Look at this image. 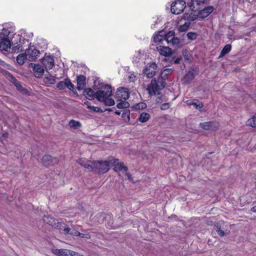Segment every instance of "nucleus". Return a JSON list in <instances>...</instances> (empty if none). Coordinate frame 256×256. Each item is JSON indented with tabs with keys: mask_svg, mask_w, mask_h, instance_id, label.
<instances>
[{
	"mask_svg": "<svg viewBox=\"0 0 256 256\" xmlns=\"http://www.w3.org/2000/svg\"><path fill=\"white\" fill-rule=\"evenodd\" d=\"M81 228V226H77L76 228H77L78 230V229H79V228Z\"/></svg>",
	"mask_w": 256,
	"mask_h": 256,
	"instance_id": "e2e57ef3",
	"label": "nucleus"
},
{
	"mask_svg": "<svg viewBox=\"0 0 256 256\" xmlns=\"http://www.w3.org/2000/svg\"><path fill=\"white\" fill-rule=\"evenodd\" d=\"M188 105H190H190H194V106L196 105V103L194 102H188Z\"/></svg>",
	"mask_w": 256,
	"mask_h": 256,
	"instance_id": "4d7b16f0",
	"label": "nucleus"
},
{
	"mask_svg": "<svg viewBox=\"0 0 256 256\" xmlns=\"http://www.w3.org/2000/svg\"><path fill=\"white\" fill-rule=\"evenodd\" d=\"M184 18L185 20L189 21H194L196 18V16H192V14H184Z\"/></svg>",
	"mask_w": 256,
	"mask_h": 256,
	"instance_id": "e433bc0d",
	"label": "nucleus"
},
{
	"mask_svg": "<svg viewBox=\"0 0 256 256\" xmlns=\"http://www.w3.org/2000/svg\"><path fill=\"white\" fill-rule=\"evenodd\" d=\"M64 231L66 234H70L76 236H77V234H78V230L70 228H65L64 229Z\"/></svg>",
	"mask_w": 256,
	"mask_h": 256,
	"instance_id": "c85d7f7f",
	"label": "nucleus"
},
{
	"mask_svg": "<svg viewBox=\"0 0 256 256\" xmlns=\"http://www.w3.org/2000/svg\"><path fill=\"white\" fill-rule=\"evenodd\" d=\"M142 54L141 52L139 50L138 53L136 54V55L132 58V62L136 64H138L140 60L142 57Z\"/></svg>",
	"mask_w": 256,
	"mask_h": 256,
	"instance_id": "72a5a7b5",
	"label": "nucleus"
},
{
	"mask_svg": "<svg viewBox=\"0 0 256 256\" xmlns=\"http://www.w3.org/2000/svg\"><path fill=\"white\" fill-rule=\"evenodd\" d=\"M106 111V110H108V111H109V112H111L112 111V110L110 109V108H107V109H106L105 110Z\"/></svg>",
	"mask_w": 256,
	"mask_h": 256,
	"instance_id": "680f3d73",
	"label": "nucleus"
},
{
	"mask_svg": "<svg viewBox=\"0 0 256 256\" xmlns=\"http://www.w3.org/2000/svg\"><path fill=\"white\" fill-rule=\"evenodd\" d=\"M182 54L185 58L186 60H188V55L187 54V51L186 50H184L182 52Z\"/></svg>",
	"mask_w": 256,
	"mask_h": 256,
	"instance_id": "8fccbe9b",
	"label": "nucleus"
},
{
	"mask_svg": "<svg viewBox=\"0 0 256 256\" xmlns=\"http://www.w3.org/2000/svg\"><path fill=\"white\" fill-rule=\"evenodd\" d=\"M194 106H196V108H202L203 104L202 103H199L198 104H196V105H195Z\"/></svg>",
	"mask_w": 256,
	"mask_h": 256,
	"instance_id": "3c124183",
	"label": "nucleus"
},
{
	"mask_svg": "<svg viewBox=\"0 0 256 256\" xmlns=\"http://www.w3.org/2000/svg\"><path fill=\"white\" fill-rule=\"evenodd\" d=\"M246 125L252 128H256V114L246 122Z\"/></svg>",
	"mask_w": 256,
	"mask_h": 256,
	"instance_id": "2f4dec72",
	"label": "nucleus"
},
{
	"mask_svg": "<svg viewBox=\"0 0 256 256\" xmlns=\"http://www.w3.org/2000/svg\"><path fill=\"white\" fill-rule=\"evenodd\" d=\"M50 219H51V220H52L53 222H54V220L52 218H51Z\"/></svg>",
	"mask_w": 256,
	"mask_h": 256,
	"instance_id": "338daca9",
	"label": "nucleus"
},
{
	"mask_svg": "<svg viewBox=\"0 0 256 256\" xmlns=\"http://www.w3.org/2000/svg\"><path fill=\"white\" fill-rule=\"evenodd\" d=\"M10 32L8 29L4 28L0 33V39H8Z\"/></svg>",
	"mask_w": 256,
	"mask_h": 256,
	"instance_id": "7c9ffc66",
	"label": "nucleus"
},
{
	"mask_svg": "<svg viewBox=\"0 0 256 256\" xmlns=\"http://www.w3.org/2000/svg\"><path fill=\"white\" fill-rule=\"evenodd\" d=\"M157 49L160 55L165 56L164 58L165 62L172 63V60L176 58L174 52L168 46H157Z\"/></svg>",
	"mask_w": 256,
	"mask_h": 256,
	"instance_id": "7ed1b4c3",
	"label": "nucleus"
},
{
	"mask_svg": "<svg viewBox=\"0 0 256 256\" xmlns=\"http://www.w3.org/2000/svg\"><path fill=\"white\" fill-rule=\"evenodd\" d=\"M156 24H158V22H155V24H154V26H156Z\"/></svg>",
	"mask_w": 256,
	"mask_h": 256,
	"instance_id": "0e129e2a",
	"label": "nucleus"
},
{
	"mask_svg": "<svg viewBox=\"0 0 256 256\" xmlns=\"http://www.w3.org/2000/svg\"><path fill=\"white\" fill-rule=\"evenodd\" d=\"M170 42H172L173 45H178L180 42V40L178 38L174 36Z\"/></svg>",
	"mask_w": 256,
	"mask_h": 256,
	"instance_id": "c03bdc74",
	"label": "nucleus"
},
{
	"mask_svg": "<svg viewBox=\"0 0 256 256\" xmlns=\"http://www.w3.org/2000/svg\"><path fill=\"white\" fill-rule=\"evenodd\" d=\"M122 116L125 122H128L130 120V111L125 110L122 114Z\"/></svg>",
	"mask_w": 256,
	"mask_h": 256,
	"instance_id": "c756f323",
	"label": "nucleus"
},
{
	"mask_svg": "<svg viewBox=\"0 0 256 256\" xmlns=\"http://www.w3.org/2000/svg\"><path fill=\"white\" fill-rule=\"evenodd\" d=\"M218 123L214 122H202L200 124V127L205 130H216L218 127Z\"/></svg>",
	"mask_w": 256,
	"mask_h": 256,
	"instance_id": "4468645a",
	"label": "nucleus"
},
{
	"mask_svg": "<svg viewBox=\"0 0 256 256\" xmlns=\"http://www.w3.org/2000/svg\"><path fill=\"white\" fill-rule=\"evenodd\" d=\"M115 162L113 160H107L94 161L92 167L93 170L100 174H103L106 172L112 164Z\"/></svg>",
	"mask_w": 256,
	"mask_h": 256,
	"instance_id": "f03ea898",
	"label": "nucleus"
},
{
	"mask_svg": "<svg viewBox=\"0 0 256 256\" xmlns=\"http://www.w3.org/2000/svg\"><path fill=\"white\" fill-rule=\"evenodd\" d=\"M216 230L218 234L221 236H223L225 234L224 232L218 226H216Z\"/></svg>",
	"mask_w": 256,
	"mask_h": 256,
	"instance_id": "58836bf2",
	"label": "nucleus"
},
{
	"mask_svg": "<svg viewBox=\"0 0 256 256\" xmlns=\"http://www.w3.org/2000/svg\"><path fill=\"white\" fill-rule=\"evenodd\" d=\"M150 118V115L149 114L146 112H142L138 118V120L141 122H147Z\"/></svg>",
	"mask_w": 256,
	"mask_h": 256,
	"instance_id": "bb28decb",
	"label": "nucleus"
},
{
	"mask_svg": "<svg viewBox=\"0 0 256 256\" xmlns=\"http://www.w3.org/2000/svg\"><path fill=\"white\" fill-rule=\"evenodd\" d=\"M129 106V103L127 102L124 101H122L120 102H118L117 105L116 107L118 108H126Z\"/></svg>",
	"mask_w": 256,
	"mask_h": 256,
	"instance_id": "f704fd0d",
	"label": "nucleus"
},
{
	"mask_svg": "<svg viewBox=\"0 0 256 256\" xmlns=\"http://www.w3.org/2000/svg\"><path fill=\"white\" fill-rule=\"evenodd\" d=\"M44 82L46 84H53L56 82V79L54 76H46L44 78Z\"/></svg>",
	"mask_w": 256,
	"mask_h": 256,
	"instance_id": "473e14b6",
	"label": "nucleus"
},
{
	"mask_svg": "<svg viewBox=\"0 0 256 256\" xmlns=\"http://www.w3.org/2000/svg\"><path fill=\"white\" fill-rule=\"evenodd\" d=\"M68 126L72 128L76 129L81 127L82 124L80 122L76 121L74 120H70L68 124Z\"/></svg>",
	"mask_w": 256,
	"mask_h": 256,
	"instance_id": "a878e982",
	"label": "nucleus"
},
{
	"mask_svg": "<svg viewBox=\"0 0 256 256\" xmlns=\"http://www.w3.org/2000/svg\"><path fill=\"white\" fill-rule=\"evenodd\" d=\"M50 225H52V222H50Z\"/></svg>",
	"mask_w": 256,
	"mask_h": 256,
	"instance_id": "69168bd1",
	"label": "nucleus"
},
{
	"mask_svg": "<svg viewBox=\"0 0 256 256\" xmlns=\"http://www.w3.org/2000/svg\"><path fill=\"white\" fill-rule=\"evenodd\" d=\"M84 92L86 96L89 99L93 98L94 97L96 98V92L90 88H84Z\"/></svg>",
	"mask_w": 256,
	"mask_h": 256,
	"instance_id": "b1692460",
	"label": "nucleus"
},
{
	"mask_svg": "<svg viewBox=\"0 0 256 256\" xmlns=\"http://www.w3.org/2000/svg\"><path fill=\"white\" fill-rule=\"evenodd\" d=\"M112 88L110 85L106 84L102 89L96 92V98L100 102L107 106H112L115 102L112 98Z\"/></svg>",
	"mask_w": 256,
	"mask_h": 256,
	"instance_id": "f257e3e1",
	"label": "nucleus"
},
{
	"mask_svg": "<svg viewBox=\"0 0 256 256\" xmlns=\"http://www.w3.org/2000/svg\"><path fill=\"white\" fill-rule=\"evenodd\" d=\"M77 162L82 166L87 169L88 171L93 170V163L94 161L88 160L86 158H79Z\"/></svg>",
	"mask_w": 256,
	"mask_h": 256,
	"instance_id": "2eb2a0df",
	"label": "nucleus"
},
{
	"mask_svg": "<svg viewBox=\"0 0 256 256\" xmlns=\"http://www.w3.org/2000/svg\"><path fill=\"white\" fill-rule=\"evenodd\" d=\"M186 36L188 40H192L196 38L197 34L195 32H189L187 34Z\"/></svg>",
	"mask_w": 256,
	"mask_h": 256,
	"instance_id": "4c0bfd02",
	"label": "nucleus"
},
{
	"mask_svg": "<svg viewBox=\"0 0 256 256\" xmlns=\"http://www.w3.org/2000/svg\"><path fill=\"white\" fill-rule=\"evenodd\" d=\"M232 49V46L231 44H226V45L224 48L222 49V50L220 52V54L219 56V58H222L226 54H228Z\"/></svg>",
	"mask_w": 256,
	"mask_h": 256,
	"instance_id": "5701e85b",
	"label": "nucleus"
},
{
	"mask_svg": "<svg viewBox=\"0 0 256 256\" xmlns=\"http://www.w3.org/2000/svg\"><path fill=\"white\" fill-rule=\"evenodd\" d=\"M170 108L168 103H164L160 106V109L162 110H168Z\"/></svg>",
	"mask_w": 256,
	"mask_h": 256,
	"instance_id": "a18cd8bd",
	"label": "nucleus"
},
{
	"mask_svg": "<svg viewBox=\"0 0 256 256\" xmlns=\"http://www.w3.org/2000/svg\"><path fill=\"white\" fill-rule=\"evenodd\" d=\"M144 104L143 103L140 104H138V106H136V108L139 109L140 108V105H144Z\"/></svg>",
	"mask_w": 256,
	"mask_h": 256,
	"instance_id": "13d9d810",
	"label": "nucleus"
},
{
	"mask_svg": "<svg viewBox=\"0 0 256 256\" xmlns=\"http://www.w3.org/2000/svg\"><path fill=\"white\" fill-rule=\"evenodd\" d=\"M164 31H160L158 34H156L154 36L153 42L156 44L162 43L164 40Z\"/></svg>",
	"mask_w": 256,
	"mask_h": 256,
	"instance_id": "412c9836",
	"label": "nucleus"
},
{
	"mask_svg": "<svg viewBox=\"0 0 256 256\" xmlns=\"http://www.w3.org/2000/svg\"><path fill=\"white\" fill-rule=\"evenodd\" d=\"M84 104L86 106L87 108L89 109L92 106L90 104V102H84Z\"/></svg>",
	"mask_w": 256,
	"mask_h": 256,
	"instance_id": "603ef678",
	"label": "nucleus"
},
{
	"mask_svg": "<svg viewBox=\"0 0 256 256\" xmlns=\"http://www.w3.org/2000/svg\"><path fill=\"white\" fill-rule=\"evenodd\" d=\"M116 96L119 100H126L129 97L128 89L122 87L116 90Z\"/></svg>",
	"mask_w": 256,
	"mask_h": 256,
	"instance_id": "6e6552de",
	"label": "nucleus"
},
{
	"mask_svg": "<svg viewBox=\"0 0 256 256\" xmlns=\"http://www.w3.org/2000/svg\"><path fill=\"white\" fill-rule=\"evenodd\" d=\"M58 160L56 158H52L50 155L44 156L42 159V162L45 166H48L56 164Z\"/></svg>",
	"mask_w": 256,
	"mask_h": 256,
	"instance_id": "f8f14e48",
	"label": "nucleus"
},
{
	"mask_svg": "<svg viewBox=\"0 0 256 256\" xmlns=\"http://www.w3.org/2000/svg\"><path fill=\"white\" fill-rule=\"evenodd\" d=\"M128 80L130 82H134L136 80V76L134 74H130L128 76Z\"/></svg>",
	"mask_w": 256,
	"mask_h": 256,
	"instance_id": "de8ad7c7",
	"label": "nucleus"
},
{
	"mask_svg": "<svg viewBox=\"0 0 256 256\" xmlns=\"http://www.w3.org/2000/svg\"><path fill=\"white\" fill-rule=\"evenodd\" d=\"M15 86L20 89V88H22V86L20 85V84H15Z\"/></svg>",
	"mask_w": 256,
	"mask_h": 256,
	"instance_id": "bf43d9fd",
	"label": "nucleus"
},
{
	"mask_svg": "<svg viewBox=\"0 0 256 256\" xmlns=\"http://www.w3.org/2000/svg\"><path fill=\"white\" fill-rule=\"evenodd\" d=\"M126 176H128V180H132L131 178V176H130V175L128 173V172H126Z\"/></svg>",
	"mask_w": 256,
	"mask_h": 256,
	"instance_id": "6e6d98bb",
	"label": "nucleus"
},
{
	"mask_svg": "<svg viewBox=\"0 0 256 256\" xmlns=\"http://www.w3.org/2000/svg\"><path fill=\"white\" fill-rule=\"evenodd\" d=\"M11 43L8 39H0V50L8 52L10 49Z\"/></svg>",
	"mask_w": 256,
	"mask_h": 256,
	"instance_id": "f3484780",
	"label": "nucleus"
},
{
	"mask_svg": "<svg viewBox=\"0 0 256 256\" xmlns=\"http://www.w3.org/2000/svg\"><path fill=\"white\" fill-rule=\"evenodd\" d=\"M77 236H80V238H90V236L88 234H82V233L78 231V234H77Z\"/></svg>",
	"mask_w": 256,
	"mask_h": 256,
	"instance_id": "37998d69",
	"label": "nucleus"
},
{
	"mask_svg": "<svg viewBox=\"0 0 256 256\" xmlns=\"http://www.w3.org/2000/svg\"><path fill=\"white\" fill-rule=\"evenodd\" d=\"M251 211L253 212H256V206L251 208Z\"/></svg>",
	"mask_w": 256,
	"mask_h": 256,
	"instance_id": "864d4df0",
	"label": "nucleus"
},
{
	"mask_svg": "<svg viewBox=\"0 0 256 256\" xmlns=\"http://www.w3.org/2000/svg\"><path fill=\"white\" fill-rule=\"evenodd\" d=\"M174 36V31H170L168 33L164 32V41H166L168 44L170 43V40L173 39V38Z\"/></svg>",
	"mask_w": 256,
	"mask_h": 256,
	"instance_id": "4be33fe9",
	"label": "nucleus"
},
{
	"mask_svg": "<svg viewBox=\"0 0 256 256\" xmlns=\"http://www.w3.org/2000/svg\"><path fill=\"white\" fill-rule=\"evenodd\" d=\"M182 60V58L181 56L177 58H176L172 60V62H173V63L174 64H178Z\"/></svg>",
	"mask_w": 256,
	"mask_h": 256,
	"instance_id": "49530a36",
	"label": "nucleus"
},
{
	"mask_svg": "<svg viewBox=\"0 0 256 256\" xmlns=\"http://www.w3.org/2000/svg\"><path fill=\"white\" fill-rule=\"evenodd\" d=\"M27 59V56L26 54H20L16 58V61L20 65H22L24 62Z\"/></svg>",
	"mask_w": 256,
	"mask_h": 256,
	"instance_id": "393cba45",
	"label": "nucleus"
},
{
	"mask_svg": "<svg viewBox=\"0 0 256 256\" xmlns=\"http://www.w3.org/2000/svg\"><path fill=\"white\" fill-rule=\"evenodd\" d=\"M6 64V63L4 62L3 60H2L0 58V64L2 66H4V64Z\"/></svg>",
	"mask_w": 256,
	"mask_h": 256,
	"instance_id": "5fc2aeb1",
	"label": "nucleus"
},
{
	"mask_svg": "<svg viewBox=\"0 0 256 256\" xmlns=\"http://www.w3.org/2000/svg\"><path fill=\"white\" fill-rule=\"evenodd\" d=\"M156 68L157 65L155 63H150L144 70L143 72L148 78H151L155 75Z\"/></svg>",
	"mask_w": 256,
	"mask_h": 256,
	"instance_id": "423d86ee",
	"label": "nucleus"
},
{
	"mask_svg": "<svg viewBox=\"0 0 256 256\" xmlns=\"http://www.w3.org/2000/svg\"><path fill=\"white\" fill-rule=\"evenodd\" d=\"M196 76V74L193 70L189 71L182 79V83L184 84H189L195 78Z\"/></svg>",
	"mask_w": 256,
	"mask_h": 256,
	"instance_id": "a211bd4d",
	"label": "nucleus"
},
{
	"mask_svg": "<svg viewBox=\"0 0 256 256\" xmlns=\"http://www.w3.org/2000/svg\"><path fill=\"white\" fill-rule=\"evenodd\" d=\"M207 0H190L188 5L190 9L194 12L199 10L200 6L206 3Z\"/></svg>",
	"mask_w": 256,
	"mask_h": 256,
	"instance_id": "1a4fd4ad",
	"label": "nucleus"
},
{
	"mask_svg": "<svg viewBox=\"0 0 256 256\" xmlns=\"http://www.w3.org/2000/svg\"><path fill=\"white\" fill-rule=\"evenodd\" d=\"M33 70L35 76L37 78L41 77L44 73V70L41 65L34 64L33 66Z\"/></svg>",
	"mask_w": 256,
	"mask_h": 256,
	"instance_id": "aec40b11",
	"label": "nucleus"
},
{
	"mask_svg": "<svg viewBox=\"0 0 256 256\" xmlns=\"http://www.w3.org/2000/svg\"><path fill=\"white\" fill-rule=\"evenodd\" d=\"M57 88L60 90H64L67 88L70 90H72L74 88V86L69 78H66L64 81L60 82L57 84Z\"/></svg>",
	"mask_w": 256,
	"mask_h": 256,
	"instance_id": "9b49d317",
	"label": "nucleus"
},
{
	"mask_svg": "<svg viewBox=\"0 0 256 256\" xmlns=\"http://www.w3.org/2000/svg\"><path fill=\"white\" fill-rule=\"evenodd\" d=\"M185 68V66H184V68H182V69H184Z\"/></svg>",
	"mask_w": 256,
	"mask_h": 256,
	"instance_id": "774afa93",
	"label": "nucleus"
},
{
	"mask_svg": "<svg viewBox=\"0 0 256 256\" xmlns=\"http://www.w3.org/2000/svg\"><path fill=\"white\" fill-rule=\"evenodd\" d=\"M113 160L114 161H115V162L112 164L110 166H114V170L116 172H118L120 170H124L126 172L128 170V168L126 166H124L123 162H118V159H115L114 158H110V160Z\"/></svg>",
	"mask_w": 256,
	"mask_h": 256,
	"instance_id": "ddd939ff",
	"label": "nucleus"
},
{
	"mask_svg": "<svg viewBox=\"0 0 256 256\" xmlns=\"http://www.w3.org/2000/svg\"><path fill=\"white\" fill-rule=\"evenodd\" d=\"M172 69L171 68H166L164 70L161 72V76L162 79L166 80L167 78V76L168 74H170V73L171 72Z\"/></svg>",
	"mask_w": 256,
	"mask_h": 256,
	"instance_id": "c9c22d12",
	"label": "nucleus"
},
{
	"mask_svg": "<svg viewBox=\"0 0 256 256\" xmlns=\"http://www.w3.org/2000/svg\"><path fill=\"white\" fill-rule=\"evenodd\" d=\"M22 48V46L20 44H18L16 46H14L12 47V52H19L20 50Z\"/></svg>",
	"mask_w": 256,
	"mask_h": 256,
	"instance_id": "a19ab883",
	"label": "nucleus"
},
{
	"mask_svg": "<svg viewBox=\"0 0 256 256\" xmlns=\"http://www.w3.org/2000/svg\"><path fill=\"white\" fill-rule=\"evenodd\" d=\"M4 74L7 76L8 79L14 84H20V82L17 80L14 77L10 72L8 71H5Z\"/></svg>",
	"mask_w": 256,
	"mask_h": 256,
	"instance_id": "cd10ccee",
	"label": "nucleus"
},
{
	"mask_svg": "<svg viewBox=\"0 0 256 256\" xmlns=\"http://www.w3.org/2000/svg\"><path fill=\"white\" fill-rule=\"evenodd\" d=\"M42 63L44 66L46 70H51L54 66V60L52 57L50 56H45L42 59Z\"/></svg>",
	"mask_w": 256,
	"mask_h": 256,
	"instance_id": "9d476101",
	"label": "nucleus"
},
{
	"mask_svg": "<svg viewBox=\"0 0 256 256\" xmlns=\"http://www.w3.org/2000/svg\"><path fill=\"white\" fill-rule=\"evenodd\" d=\"M115 114H116V115H118V116H119V115H120V112H118V111H116V112H115Z\"/></svg>",
	"mask_w": 256,
	"mask_h": 256,
	"instance_id": "052dcab7",
	"label": "nucleus"
},
{
	"mask_svg": "<svg viewBox=\"0 0 256 256\" xmlns=\"http://www.w3.org/2000/svg\"><path fill=\"white\" fill-rule=\"evenodd\" d=\"M214 10L212 6L205 7L201 10L199 9L198 16L201 18H206L214 11Z\"/></svg>",
	"mask_w": 256,
	"mask_h": 256,
	"instance_id": "dca6fc26",
	"label": "nucleus"
},
{
	"mask_svg": "<svg viewBox=\"0 0 256 256\" xmlns=\"http://www.w3.org/2000/svg\"><path fill=\"white\" fill-rule=\"evenodd\" d=\"M164 88V86L160 82H157L156 78L152 79L150 83L148 85L147 90L150 95H155L158 91Z\"/></svg>",
	"mask_w": 256,
	"mask_h": 256,
	"instance_id": "20e7f679",
	"label": "nucleus"
},
{
	"mask_svg": "<svg viewBox=\"0 0 256 256\" xmlns=\"http://www.w3.org/2000/svg\"><path fill=\"white\" fill-rule=\"evenodd\" d=\"M86 78L84 76L80 75L77 77V89L79 90L84 89L86 84Z\"/></svg>",
	"mask_w": 256,
	"mask_h": 256,
	"instance_id": "6ab92c4d",
	"label": "nucleus"
},
{
	"mask_svg": "<svg viewBox=\"0 0 256 256\" xmlns=\"http://www.w3.org/2000/svg\"><path fill=\"white\" fill-rule=\"evenodd\" d=\"M189 26V24H184L181 26L179 30L180 32H184L186 30Z\"/></svg>",
	"mask_w": 256,
	"mask_h": 256,
	"instance_id": "79ce46f5",
	"label": "nucleus"
},
{
	"mask_svg": "<svg viewBox=\"0 0 256 256\" xmlns=\"http://www.w3.org/2000/svg\"><path fill=\"white\" fill-rule=\"evenodd\" d=\"M26 54L27 60L30 61H34L38 58V56L40 54V52L34 48L31 47L26 50Z\"/></svg>",
	"mask_w": 256,
	"mask_h": 256,
	"instance_id": "0eeeda50",
	"label": "nucleus"
},
{
	"mask_svg": "<svg viewBox=\"0 0 256 256\" xmlns=\"http://www.w3.org/2000/svg\"><path fill=\"white\" fill-rule=\"evenodd\" d=\"M70 256H84L82 254H80L79 253L77 252H75L74 251H72V252L70 254Z\"/></svg>",
	"mask_w": 256,
	"mask_h": 256,
	"instance_id": "09e8293b",
	"label": "nucleus"
},
{
	"mask_svg": "<svg viewBox=\"0 0 256 256\" xmlns=\"http://www.w3.org/2000/svg\"><path fill=\"white\" fill-rule=\"evenodd\" d=\"M186 8V2L183 0H178L172 2L171 6V12L175 14L182 12Z\"/></svg>",
	"mask_w": 256,
	"mask_h": 256,
	"instance_id": "39448f33",
	"label": "nucleus"
},
{
	"mask_svg": "<svg viewBox=\"0 0 256 256\" xmlns=\"http://www.w3.org/2000/svg\"><path fill=\"white\" fill-rule=\"evenodd\" d=\"M90 110L97 112H104L100 108L94 106H92Z\"/></svg>",
	"mask_w": 256,
	"mask_h": 256,
	"instance_id": "ea45409f",
	"label": "nucleus"
}]
</instances>
